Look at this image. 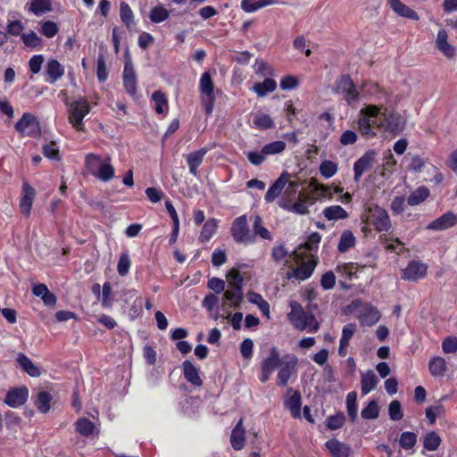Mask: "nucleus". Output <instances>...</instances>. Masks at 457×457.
Listing matches in <instances>:
<instances>
[{
	"label": "nucleus",
	"mask_w": 457,
	"mask_h": 457,
	"mask_svg": "<svg viewBox=\"0 0 457 457\" xmlns=\"http://www.w3.org/2000/svg\"><path fill=\"white\" fill-rule=\"evenodd\" d=\"M442 349L445 353H453L457 352V337H448L442 342Z\"/></svg>",
	"instance_id": "64"
},
{
	"label": "nucleus",
	"mask_w": 457,
	"mask_h": 457,
	"mask_svg": "<svg viewBox=\"0 0 457 457\" xmlns=\"http://www.w3.org/2000/svg\"><path fill=\"white\" fill-rule=\"evenodd\" d=\"M207 152L208 148L204 147L187 155L189 171L193 176H198V168L202 164Z\"/></svg>",
	"instance_id": "24"
},
{
	"label": "nucleus",
	"mask_w": 457,
	"mask_h": 457,
	"mask_svg": "<svg viewBox=\"0 0 457 457\" xmlns=\"http://www.w3.org/2000/svg\"><path fill=\"white\" fill-rule=\"evenodd\" d=\"M332 92L341 95L348 105H353L360 100V93L348 74L341 75L336 79Z\"/></svg>",
	"instance_id": "5"
},
{
	"label": "nucleus",
	"mask_w": 457,
	"mask_h": 457,
	"mask_svg": "<svg viewBox=\"0 0 457 457\" xmlns=\"http://www.w3.org/2000/svg\"><path fill=\"white\" fill-rule=\"evenodd\" d=\"M325 445L333 457H349L350 455V447L337 439L327 441Z\"/></svg>",
	"instance_id": "29"
},
{
	"label": "nucleus",
	"mask_w": 457,
	"mask_h": 457,
	"mask_svg": "<svg viewBox=\"0 0 457 457\" xmlns=\"http://www.w3.org/2000/svg\"><path fill=\"white\" fill-rule=\"evenodd\" d=\"M286 149V143L284 141H273L270 144L265 145L262 147L263 154L267 155L278 154L282 153Z\"/></svg>",
	"instance_id": "54"
},
{
	"label": "nucleus",
	"mask_w": 457,
	"mask_h": 457,
	"mask_svg": "<svg viewBox=\"0 0 457 457\" xmlns=\"http://www.w3.org/2000/svg\"><path fill=\"white\" fill-rule=\"evenodd\" d=\"M428 369L432 376L443 377L446 371V362L443 357H433L428 362Z\"/></svg>",
	"instance_id": "39"
},
{
	"label": "nucleus",
	"mask_w": 457,
	"mask_h": 457,
	"mask_svg": "<svg viewBox=\"0 0 457 457\" xmlns=\"http://www.w3.org/2000/svg\"><path fill=\"white\" fill-rule=\"evenodd\" d=\"M429 195V189L425 186H420L410 194L407 198V204L410 206L419 205L426 201Z\"/></svg>",
	"instance_id": "31"
},
{
	"label": "nucleus",
	"mask_w": 457,
	"mask_h": 457,
	"mask_svg": "<svg viewBox=\"0 0 457 457\" xmlns=\"http://www.w3.org/2000/svg\"><path fill=\"white\" fill-rule=\"evenodd\" d=\"M456 223L457 216L453 212H448L430 222L427 226V229L436 231L445 230L453 227Z\"/></svg>",
	"instance_id": "20"
},
{
	"label": "nucleus",
	"mask_w": 457,
	"mask_h": 457,
	"mask_svg": "<svg viewBox=\"0 0 457 457\" xmlns=\"http://www.w3.org/2000/svg\"><path fill=\"white\" fill-rule=\"evenodd\" d=\"M17 362L21 369L30 377L37 378L40 376V370L31 361V360L24 353H20L17 355Z\"/></svg>",
	"instance_id": "33"
},
{
	"label": "nucleus",
	"mask_w": 457,
	"mask_h": 457,
	"mask_svg": "<svg viewBox=\"0 0 457 457\" xmlns=\"http://www.w3.org/2000/svg\"><path fill=\"white\" fill-rule=\"evenodd\" d=\"M96 76L100 82H104L108 78V71L106 68L105 60L103 54L97 57L96 62Z\"/></svg>",
	"instance_id": "61"
},
{
	"label": "nucleus",
	"mask_w": 457,
	"mask_h": 457,
	"mask_svg": "<svg viewBox=\"0 0 457 457\" xmlns=\"http://www.w3.org/2000/svg\"><path fill=\"white\" fill-rule=\"evenodd\" d=\"M228 288L224 292V298L230 306L238 308L243 300V277L237 270H232L228 274Z\"/></svg>",
	"instance_id": "4"
},
{
	"label": "nucleus",
	"mask_w": 457,
	"mask_h": 457,
	"mask_svg": "<svg viewBox=\"0 0 457 457\" xmlns=\"http://www.w3.org/2000/svg\"><path fill=\"white\" fill-rule=\"evenodd\" d=\"M277 88V82L270 78H266L262 82L255 83L253 87V92L259 97H264L269 93H272Z\"/></svg>",
	"instance_id": "34"
},
{
	"label": "nucleus",
	"mask_w": 457,
	"mask_h": 457,
	"mask_svg": "<svg viewBox=\"0 0 457 457\" xmlns=\"http://www.w3.org/2000/svg\"><path fill=\"white\" fill-rule=\"evenodd\" d=\"M322 212L328 220H345L348 218V212L340 205L326 207Z\"/></svg>",
	"instance_id": "37"
},
{
	"label": "nucleus",
	"mask_w": 457,
	"mask_h": 457,
	"mask_svg": "<svg viewBox=\"0 0 457 457\" xmlns=\"http://www.w3.org/2000/svg\"><path fill=\"white\" fill-rule=\"evenodd\" d=\"M357 124L358 131L366 139L376 137V130L396 136L404 128V120L399 113L375 104H368L361 109Z\"/></svg>",
	"instance_id": "1"
},
{
	"label": "nucleus",
	"mask_w": 457,
	"mask_h": 457,
	"mask_svg": "<svg viewBox=\"0 0 457 457\" xmlns=\"http://www.w3.org/2000/svg\"><path fill=\"white\" fill-rule=\"evenodd\" d=\"M298 85H299L298 79L293 75H287V76L283 77L280 79V83H279L280 88L282 90H292V89L296 88L298 87Z\"/></svg>",
	"instance_id": "62"
},
{
	"label": "nucleus",
	"mask_w": 457,
	"mask_h": 457,
	"mask_svg": "<svg viewBox=\"0 0 457 457\" xmlns=\"http://www.w3.org/2000/svg\"><path fill=\"white\" fill-rule=\"evenodd\" d=\"M388 414L392 420L398 421L403 417L402 406L399 401L394 400L389 403Z\"/></svg>",
	"instance_id": "59"
},
{
	"label": "nucleus",
	"mask_w": 457,
	"mask_h": 457,
	"mask_svg": "<svg viewBox=\"0 0 457 457\" xmlns=\"http://www.w3.org/2000/svg\"><path fill=\"white\" fill-rule=\"evenodd\" d=\"M356 244V238L353 232L349 229H345L342 232L340 239L337 245V250L340 253H345L350 248L353 247Z\"/></svg>",
	"instance_id": "36"
},
{
	"label": "nucleus",
	"mask_w": 457,
	"mask_h": 457,
	"mask_svg": "<svg viewBox=\"0 0 457 457\" xmlns=\"http://www.w3.org/2000/svg\"><path fill=\"white\" fill-rule=\"evenodd\" d=\"M417 443V434L414 432L405 431L400 436L399 445L404 450L412 449Z\"/></svg>",
	"instance_id": "49"
},
{
	"label": "nucleus",
	"mask_w": 457,
	"mask_h": 457,
	"mask_svg": "<svg viewBox=\"0 0 457 457\" xmlns=\"http://www.w3.org/2000/svg\"><path fill=\"white\" fill-rule=\"evenodd\" d=\"M29 398V389L26 386L15 387L9 390L5 395L4 403L12 408L23 405Z\"/></svg>",
	"instance_id": "14"
},
{
	"label": "nucleus",
	"mask_w": 457,
	"mask_h": 457,
	"mask_svg": "<svg viewBox=\"0 0 457 457\" xmlns=\"http://www.w3.org/2000/svg\"><path fill=\"white\" fill-rule=\"evenodd\" d=\"M182 370L186 380L192 386L199 387L203 385V380L199 375V369H197L192 361L189 360L184 361Z\"/></svg>",
	"instance_id": "21"
},
{
	"label": "nucleus",
	"mask_w": 457,
	"mask_h": 457,
	"mask_svg": "<svg viewBox=\"0 0 457 457\" xmlns=\"http://www.w3.org/2000/svg\"><path fill=\"white\" fill-rule=\"evenodd\" d=\"M345 418L344 413L339 412L336 415H331L327 419V428L330 430H336L343 427Z\"/></svg>",
	"instance_id": "58"
},
{
	"label": "nucleus",
	"mask_w": 457,
	"mask_h": 457,
	"mask_svg": "<svg viewBox=\"0 0 457 457\" xmlns=\"http://www.w3.org/2000/svg\"><path fill=\"white\" fill-rule=\"evenodd\" d=\"M122 78L126 91L129 95L134 96L137 92V76L130 59L125 62Z\"/></svg>",
	"instance_id": "15"
},
{
	"label": "nucleus",
	"mask_w": 457,
	"mask_h": 457,
	"mask_svg": "<svg viewBox=\"0 0 457 457\" xmlns=\"http://www.w3.org/2000/svg\"><path fill=\"white\" fill-rule=\"evenodd\" d=\"M362 219L366 223L374 226L378 232H387L391 228L387 212L378 205L368 207Z\"/></svg>",
	"instance_id": "7"
},
{
	"label": "nucleus",
	"mask_w": 457,
	"mask_h": 457,
	"mask_svg": "<svg viewBox=\"0 0 457 457\" xmlns=\"http://www.w3.org/2000/svg\"><path fill=\"white\" fill-rule=\"evenodd\" d=\"M378 383V378L373 370H369L361 374V390L362 395H368L370 391L376 388Z\"/></svg>",
	"instance_id": "27"
},
{
	"label": "nucleus",
	"mask_w": 457,
	"mask_h": 457,
	"mask_svg": "<svg viewBox=\"0 0 457 457\" xmlns=\"http://www.w3.org/2000/svg\"><path fill=\"white\" fill-rule=\"evenodd\" d=\"M289 177L290 174L288 172H282V174L269 187L264 196V199L267 203H272L281 194L282 190L288 182Z\"/></svg>",
	"instance_id": "18"
},
{
	"label": "nucleus",
	"mask_w": 457,
	"mask_h": 457,
	"mask_svg": "<svg viewBox=\"0 0 457 457\" xmlns=\"http://www.w3.org/2000/svg\"><path fill=\"white\" fill-rule=\"evenodd\" d=\"M252 234L254 235V243L257 237L269 241H271L273 238L270 231L263 226V221L260 215H256L253 218Z\"/></svg>",
	"instance_id": "30"
},
{
	"label": "nucleus",
	"mask_w": 457,
	"mask_h": 457,
	"mask_svg": "<svg viewBox=\"0 0 457 457\" xmlns=\"http://www.w3.org/2000/svg\"><path fill=\"white\" fill-rule=\"evenodd\" d=\"M290 306L291 312L287 314V318L295 328L311 333L318 331L320 324L313 314L306 312L297 302L291 303Z\"/></svg>",
	"instance_id": "3"
},
{
	"label": "nucleus",
	"mask_w": 457,
	"mask_h": 457,
	"mask_svg": "<svg viewBox=\"0 0 457 457\" xmlns=\"http://www.w3.org/2000/svg\"><path fill=\"white\" fill-rule=\"evenodd\" d=\"M46 81L53 84L60 79L64 74V67L55 59H50L46 65Z\"/></svg>",
	"instance_id": "23"
},
{
	"label": "nucleus",
	"mask_w": 457,
	"mask_h": 457,
	"mask_svg": "<svg viewBox=\"0 0 457 457\" xmlns=\"http://www.w3.org/2000/svg\"><path fill=\"white\" fill-rule=\"evenodd\" d=\"M131 261L128 253H122L120 255L118 264H117V271L118 274L121 277L126 276L130 269Z\"/></svg>",
	"instance_id": "55"
},
{
	"label": "nucleus",
	"mask_w": 457,
	"mask_h": 457,
	"mask_svg": "<svg viewBox=\"0 0 457 457\" xmlns=\"http://www.w3.org/2000/svg\"><path fill=\"white\" fill-rule=\"evenodd\" d=\"M275 3L274 0H242L241 8L245 12H254Z\"/></svg>",
	"instance_id": "38"
},
{
	"label": "nucleus",
	"mask_w": 457,
	"mask_h": 457,
	"mask_svg": "<svg viewBox=\"0 0 457 457\" xmlns=\"http://www.w3.org/2000/svg\"><path fill=\"white\" fill-rule=\"evenodd\" d=\"M285 407L290 411L295 419L301 418L302 398L298 391H294L293 395L287 397L284 401Z\"/></svg>",
	"instance_id": "25"
},
{
	"label": "nucleus",
	"mask_w": 457,
	"mask_h": 457,
	"mask_svg": "<svg viewBox=\"0 0 457 457\" xmlns=\"http://www.w3.org/2000/svg\"><path fill=\"white\" fill-rule=\"evenodd\" d=\"M230 234L237 244L252 245L254 244V235L248 225V219L245 214L236 218L230 227Z\"/></svg>",
	"instance_id": "8"
},
{
	"label": "nucleus",
	"mask_w": 457,
	"mask_h": 457,
	"mask_svg": "<svg viewBox=\"0 0 457 457\" xmlns=\"http://www.w3.org/2000/svg\"><path fill=\"white\" fill-rule=\"evenodd\" d=\"M15 129L22 137H37L41 134L40 123L37 117L29 112H25L15 123Z\"/></svg>",
	"instance_id": "9"
},
{
	"label": "nucleus",
	"mask_w": 457,
	"mask_h": 457,
	"mask_svg": "<svg viewBox=\"0 0 457 457\" xmlns=\"http://www.w3.org/2000/svg\"><path fill=\"white\" fill-rule=\"evenodd\" d=\"M346 409L348 416L350 417L352 421H355L357 419V394L353 391L347 394L346 395Z\"/></svg>",
	"instance_id": "47"
},
{
	"label": "nucleus",
	"mask_w": 457,
	"mask_h": 457,
	"mask_svg": "<svg viewBox=\"0 0 457 457\" xmlns=\"http://www.w3.org/2000/svg\"><path fill=\"white\" fill-rule=\"evenodd\" d=\"M361 415L364 420H375L379 415V408L375 400L369 402L366 407L361 410Z\"/></svg>",
	"instance_id": "51"
},
{
	"label": "nucleus",
	"mask_w": 457,
	"mask_h": 457,
	"mask_svg": "<svg viewBox=\"0 0 457 457\" xmlns=\"http://www.w3.org/2000/svg\"><path fill=\"white\" fill-rule=\"evenodd\" d=\"M91 108L85 97L71 102L68 105V120L71 126L78 131L84 130L83 120L89 113Z\"/></svg>",
	"instance_id": "6"
},
{
	"label": "nucleus",
	"mask_w": 457,
	"mask_h": 457,
	"mask_svg": "<svg viewBox=\"0 0 457 457\" xmlns=\"http://www.w3.org/2000/svg\"><path fill=\"white\" fill-rule=\"evenodd\" d=\"M278 205L284 210L293 212L297 214H305L308 212V206L302 201L296 202L294 204H290L287 201H281Z\"/></svg>",
	"instance_id": "50"
},
{
	"label": "nucleus",
	"mask_w": 457,
	"mask_h": 457,
	"mask_svg": "<svg viewBox=\"0 0 457 457\" xmlns=\"http://www.w3.org/2000/svg\"><path fill=\"white\" fill-rule=\"evenodd\" d=\"M315 266L316 262L313 261L304 262L293 270L294 277L299 280H305L312 276Z\"/></svg>",
	"instance_id": "35"
},
{
	"label": "nucleus",
	"mask_w": 457,
	"mask_h": 457,
	"mask_svg": "<svg viewBox=\"0 0 457 457\" xmlns=\"http://www.w3.org/2000/svg\"><path fill=\"white\" fill-rule=\"evenodd\" d=\"M43 154L45 157L53 160V161H60V152L54 142H50L43 146Z\"/></svg>",
	"instance_id": "60"
},
{
	"label": "nucleus",
	"mask_w": 457,
	"mask_h": 457,
	"mask_svg": "<svg viewBox=\"0 0 457 457\" xmlns=\"http://www.w3.org/2000/svg\"><path fill=\"white\" fill-rule=\"evenodd\" d=\"M96 426L87 418H80L75 422L76 431L83 436H90L94 434Z\"/></svg>",
	"instance_id": "41"
},
{
	"label": "nucleus",
	"mask_w": 457,
	"mask_h": 457,
	"mask_svg": "<svg viewBox=\"0 0 457 457\" xmlns=\"http://www.w3.org/2000/svg\"><path fill=\"white\" fill-rule=\"evenodd\" d=\"M218 226H219V220L217 219L211 218V219L207 220L204 222V224L202 228V230L200 232L199 241L202 243L208 242L212 237V236L216 233Z\"/></svg>",
	"instance_id": "32"
},
{
	"label": "nucleus",
	"mask_w": 457,
	"mask_h": 457,
	"mask_svg": "<svg viewBox=\"0 0 457 457\" xmlns=\"http://www.w3.org/2000/svg\"><path fill=\"white\" fill-rule=\"evenodd\" d=\"M120 16L121 21L124 23L127 29H131L132 26L134 25V13L129 5L125 2L120 3Z\"/></svg>",
	"instance_id": "44"
},
{
	"label": "nucleus",
	"mask_w": 457,
	"mask_h": 457,
	"mask_svg": "<svg viewBox=\"0 0 457 457\" xmlns=\"http://www.w3.org/2000/svg\"><path fill=\"white\" fill-rule=\"evenodd\" d=\"M26 7L28 11L36 16H41L46 12L52 11L51 0H29Z\"/></svg>",
	"instance_id": "28"
},
{
	"label": "nucleus",
	"mask_w": 457,
	"mask_h": 457,
	"mask_svg": "<svg viewBox=\"0 0 457 457\" xmlns=\"http://www.w3.org/2000/svg\"><path fill=\"white\" fill-rule=\"evenodd\" d=\"M152 101L154 103V110L158 114H163L168 110V99L163 92L156 90L152 95Z\"/></svg>",
	"instance_id": "40"
},
{
	"label": "nucleus",
	"mask_w": 457,
	"mask_h": 457,
	"mask_svg": "<svg viewBox=\"0 0 457 457\" xmlns=\"http://www.w3.org/2000/svg\"><path fill=\"white\" fill-rule=\"evenodd\" d=\"M337 171V165L332 161H324L320 165V172L322 177L329 179Z\"/></svg>",
	"instance_id": "56"
},
{
	"label": "nucleus",
	"mask_w": 457,
	"mask_h": 457,
	"mask_svg": "<svg viewBox=\"0 0 457 457\" xmlns=\"http://www.w3.org/2000/svg\"><path fill=\"white\" fill-rule=\"evenodd\" d=\"M253 126L259 129H268L274 127V121L268 114H258L253 120Z\"/></svg>",
	"instance_id": "52"
},
{
	"label": "nucleus",
	"mask_w": 457,
	"mask_h": 457,
	"mask_svg": "<svg viewBox=\"0 0 457 457\" xmlns=\"http://www.w3.org/2000/svg\"><path fill=\"white\" fill-rule=\"evenodd\" d=\"M169 17L170 12L161 4L153 7L149 13V19L153 23H161Z\"/></svg>",
	"instance_id": "45"
},
{
	"label": "nucleus",
	"mask_w": 457,
	"mask_h": 457,
	"mask_svg": "<svg viewBox=\"0 0 457 457\" xmlns=\"http://www.w3.org/2000/svg\"><path fill=\"white\" fill-rule=\"evenodd\" d=\"M245 441V430L243 426V419H240L231 431L230 444L234 450L240 451L244 448Z\"/></svg>",
	"instance_id": "22"
},
{
	"label": "nucleus",
	"mask_w": 457,
	"mask_h": 457,
	"mask_svg": "<svg viewBox=\"0 0 457 457\" xmlns=\"http://www.w3.org/2000/svg\"><path fill=\"white\" fill-rule=\"evenodd\" d=\"M441 444V437L436 431H430L424 436L423 446L428 451H436Z\"/></svg>",
	"instance_id": "46"
},
{
	"label": "nucleus",
	"mask_w": 457,
	"mask_h": 457,
	"mask_svg": "<svg viewBox=\"0 0 457 457\" xmlns=\"http://www.w3.org/2000/svg\"><path fill=\"white\" fill-rule=\"evenodd\" d=\"M253 69H254V71L256 74L263 76V77L274 75L273 68L267 62H265L262 59L255 60Z\"/></svg>",
	"instance_id": "53"
},
{
	"label": "nucleus",
	"mask_w": 457,
	"mask_h": 457,
	"mask_svg": "<svg viewBox=\"0 0 457 457\" xmlns=\"http://www.w3.org/2000/svg\"><path fill=\"white\" fill-rule=\"evenodd\" d=\"M388 4L393 11L402 17L413 21L420 19L419 14L414 10L411 9L400 0H388Z\"/></svg>",
	"instance_id": "26"
},
{
	"label": "nucleus",
	"mask_w": 457,
	"mask_h": 457,
	"mask_svg": "<svg viewBox=\"0 0 457 457\" xmlns=\"http://www.w3.org/2000/svg\"><path fill=\"white\" fill-rule=\"evenodd\" d=\"M367 258L369 259L364 264L357 263V262H350L345 263L342 266H337V270L338 272H344L346 273L348 278H351L352 277L355 276L358 271H362V270L366 267H372L374 268L376 266L375 261L376 257L373 256L371 253H369L367 255Z\"/></svg>",
	"instance_id": "17"
},
{
	"label": "nucleus",
	"mask_w": 457,
	"mask_h": 457,
	"mask_svg": "<svg viewBox=\"0 0 457 457\" xmlns=\"http://www.w3.org/2000/svg\"><path fill=\"white\" fill-rule=\"evenodd\" d=\"M35 195V189L28 182H24L22 185V196L20 200V209L26 217L30 215Z\"/></svg>",
	"instance_id": "19"
},
{
	"label": "nucleus",
	"mask_w": 457,
	"mask_h": 457,
	"mask_svg": "<svg viewBox=\"0 0 457 457\" xmlns=\"http://www.w3.org/2000/svg\"><path fill=\"white\" fill-rule=\"evenodd\" d=\"M320 240L321 236L318 232H313L308 237L307 241L304 244H303L301 247L304 248L306 251L310 253L317 251Z\"/></svg>",
	"instance_id": "57"
},
{
	"label": "nucleus",
	"mask_w": 457,
	"mask_h": 457,
	"mask_svg": "<svg viewBox=\"0 0 457 457\" xmlns=\"http://www.w3.org/2000/svg\"><path fill=\"white\" fill-rule=\"evenodd\" d=\"M376 156L377 152L374 149H370L366 151L353 163V179L355 182H358L361 179L363 172L371 167Z\"/></svg>",
	"instance_id": "13"
},
{
	"label": "nucleus",
	"mask_w": 457,
	"mask_h": 457,
	"mask_svg": "<svg viewBox=\"0 0 457 457\" xmlns=\"http://www.w3.org/2000/svg\"><path fill=\"white\" fill-rule=\"evenodd\" d=\"M40 32L46 37L51 38L54 37L58 32L57 24L54 21H45L42 26Z\"/></svg>",
	"instance_id": "63"
},
{
	"label": "nucleus",
	"mask_w": 457,
	"mask_h": 457,
	"mask_svg": "<svg viewBox=\"0 0 457 457\" xmlns=\"http://www.w3.org/2000/svg\"><path fill=\"white\" fill-rule=\"evenodd\" d=\"M435 46L446 58L451 59L455 56L456 48L448 42V34L445 29L438 30Z\"/></svg>",
	"instance_id": "16"
},
{
	"label": "nucleus",
	"mask_w": 457,
	"mask_h": 457,
	"mask_svg": "<svg viewBox=\"0 0 457 457\" xmlns=\"http://www.w3.org/2000/svg\"><path fill=\"white\" fill-rule=\"evenodd\" d=\"M298 359L294 354H286L283 357L279 366L278 372L277 375V384L279 386H286L296 371V365Z\"/></svg>",
	"instance_id": "10"
},
{
	"label": "nucleus",
	"mask_w": 457,
	"mask_h": 457,
	"mask_svg": "<svg viewBox=\"0 0 457 457\" xmlns=\"http://www.w3.org/2000/svg\"><path fill=\"white\" fill-rule=\"evenodd\" d=\"M428 268L426 263L412 260L402 270V278L407 281H418L426 277Z\"/></svg>",
	"instance_id": "12"
},
{
	"label": "nucleus",
	"mask_w": 457,
	"mask_h": 457,
	"mask_svg": "<svg viewBox=\"0 0 457 457\" xmlns=\"http://www.w3.org/2000/svg\"><path fill=\"white\" fill-rule=\"evenodd\" d=\"M280 354L277 347L272 346L270 354L261 362V374L259 379L262 383H266L272 372L278 368L280 362Z\"/></svg>",
	"instance_id": "11"
},
{
	"label": "nucleus",
	"mask_w": 457,
	"mask_h": 457,
	"mask_svg": "<svg viewBox=\"0 0 457 457\" xmlns=\"http://www.w3.org/2000/svg\"><path fill=\"white\" fill-rule=\"evenodd\" d=\"M52 398L51 394L46 391H40L37 394L35 404L41 413H46L49 411Z\"/></svg>",
	"instance_id": "43"
},
{
	"label": "nucleus",
	"mask_w": 457,
	"mask_h": 457,
	"mask_svg": "<svg viewBox=\"0 0 457 457\" xmlns=\"http://www.w3.org/2000/svg\"><path fill=\"white\" fill-rule=\"evenodd\" d=\"M380 319V313L376 308H370L366 310L365 312H363L360 316V321L361 324L367 325V326H372L375 323L378 321Z\"/></svg>",
	"instance_id": "48"
},
{
	"label": "nucleus",
	"mask_w": 457,
	"mask_h": 457,
	"mask_svg": "<svg viewBox=\"0 0 457 457\" xmlns=\"http://www.w3.org/2000/svg\"><path fill=\"white\" fill-rule=\"evenodd\" d=\"M85 165L88 172L101 181L107 182L115 176V170L110 157L103 160L100 155L88 154L86 156Z\"/></svg>",
	"instance_id": "2"
},
{
	"label": "nucleus",
	"mask_w": 457,
	"mask_h": 457,
	"mask_svg": "<svg viewBox=\"0 0 457 457\" xmlns=\"http://www.w3.org/2000/svg\"><path fill=\"white\" fill-rule=\"evenodd\" d=\"M200 92L204 96L214 95V84L212 79L211 74L205 71L202 74L199 82Z\"/></svg>",
	"instance_id": "42"
}]
</instances>
